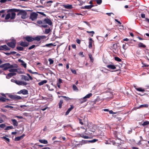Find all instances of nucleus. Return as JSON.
<instances>
[{
    "label": "nucleus",
    "mask_w": 149,
    "mask_h": 149,
    "mask_svg": "<svg viewBox=\"0 0 149 149\" xmlns=\"http://www.w3.org/2000/svg\"><path fill=\"white\" fill-rule=\"evenodd\" d=\"M78 44H80L81 42V40L79 39H77L76 40Z\"/></svg>",
    "instance_id": "62"
},
{
    "label": "nucleus",
    "mask_w": 149,
    "mask_h": 149,
    "mask_svg": "<svg viewBox=\"0 0 149 149\" xmlns=\"http://www.w3.org/2000/svg\"><path fill=\"white\" fill-rule=\"evenodd\" d=\"M11 121L12 122L13 125L14 126H17L18 125V123L15 119H12Z\"/></svg>",
    "instance_id": "20"
},
{
    "label": "nucleus",
    "mask_w": 149,
    "mask_h": 149,
    "mask_svg": "<svg viewBox=\"0 0 149 149\" xmlns=\"http://www.w3.org/2000/svg\"><path fill=\"white\" fill-rule=\"evenodd\" d=\"M17 93L19 94L22 93L24 95H27L28 94V91L27 90L24 89L21 90L20 91L18 92Z\"/></svg>",
    "instance_id": "8"
},
{
    "label": "nucleus",
    "mask_w": 149,
    "mask_h": 149,
    "mask_svg": "<svg viewBox=\"0 0 149 149\" xmlns=\"http://www.w3.org/2000/svg\"><path fill=\"white\" fill-rule=\"evenodd\" d=\"M138 46L139 47H146V46L144 45L143 43L140 42Z\"/></svg>",
    "instance_id": "36"
},
{
    "label": "nucleus",
    "mask_w": 149,
    "mask_h": 149,
    "mask_svg": "<svg viewBox=\"0 0 149 149\" xmlns=\"http://www.w3.org/2000/svg\"><path fill=\"white\" fill-rule=\"evenodd\" d=\"M46 86L47 88H48L49 90L52 91L54 90V89L52 88H51L50 87V86L48 84H46Z\"/></svg>",
    "instance_id": "44"
},
{
    "label": "nucleus",
    "mask_w": 149,
    "mask_h": 149,
    "mask_svg": "<svg viewBox=\"0 0 149 149\" xmlns=\"http://www.w3.org/2000/svg\"><path fill=\"white\" fill-rule=\"evenodd\" d=\"M6 10H2L0 11V16L1 15V14L2 13H3L5 12Z\"/></svg>",
    "instance_id": "61"
},
{
    "label": "nucleus",
    "mask_w": 149,
    "mask_h": 149,
    "mask_svg": "<svg viewBox=\"0 0 149 149\" xmlns=\"http://www.w3.org/2000/svg\"><path fill=\"white\" fill-rule=\"evenodd\" d=\"M16 73L15 72H10L6 76V78L9 79L13 76L15 75Z\"/></svg>",
    "instance_id": "9"
},
{
    "label": "nucleus",
    "mask_w": 149,
    "mask_h": 149,
    "mask_svg": "<svg viewBox=\"0 0 149 149\" xmlns=\"http://www.w3.org/2000/svg\"><path fill=\"white\" fill-rule=\"evenodd\" d=\"M29 84V83H27L25 81L21 80L20 85L21 86H26Z\"/></svg>",
    "instance_id": "23"
},
{
    "label": "nucleus",
    "mask_w": 149,
    "mask_h": 149,
    "mask_svg": "<svg viewBox=\"0 0 149 149\" xmlns=\"http://www.w3.org/2000/svg\"><path fill=\"white\" fill-rule=\"evenodd\" d=\"M1 17L2 18H4L5 17V12H4L3 13H2L1 14Z\"/></svg>",
    "instance_id": "63"
},
{
    "label": "nucleus",
    "mask_w": 149,
    "mask_h": 149,
    "mask_svg": "<svg viewBox=\"0 0 149 149\" xmlns=\"http://www.w3.org/2000/svg\"><path fill=\"white\" fill-rule=\"evenodd\" d=\"M2 138L3 139H4L6 140L8 142H10V139L9 138H7L5 136L3 137H2Z\"/></svg>",
    "instance_id": "54"
},
{
    "label": "nucleus",
    "mask_w": 149,
    "mask_h": 149,
    "mask_svg": "<svg viewBox=\"0 0 149 149\" xmlns=\"http://www.w3.org/2000/svg\"><path fill=\"white\" fill-rule=\"evenodd\" d=\"M134 87L137 91L139 92H144L145 91V90L142 88H137L136 85H134Z\"/></svg>",
    "instance_id": "10"
},
{
    "label": "nucleus",
    "mask_w": 149,
    "mask_h": 149,
    "mask_svg": "<svg viewBox=\"0 0 149 149\" xmlns=\"http://www.w3.org/2000/svg\"><path fill=\"white\" fill-rule=\"evenodd\" d=\"M74 107V106L73 105H70V107L69 108L66 112L65 113V115H68L69 113L73 109Z\"/></svg>",
    "instance_id": "17"
},
{
    "label": "nucleus",
    "mask_w": 149,
    "mask_h": 149,
    "mask_svg": "<svg viewBox=\"0 0 149 149\" xmlns=\"http://www.w3.org/2000/svg\"><path fill=\"white\" fill-rule=\"evenodd\" d=\"M25 39L27 41L29 42H31L34 40L33 38L29 36H26L25 38Z\"/></svg>",
    "instance_id": "15"
},
{
    "label": "nucleus",
    "mask_w": 149,
    "mask_h": 149,
    "mask_svg": "<svg viewBox=\"0 0 149 149\" xmlns=\"http://www.w3.org/2000/svg\"><path fill=\"white\" fill-rule=\"evenodd\" d=\"M16 43V42L15 41H14L8 42L7 43V45L9 47L13 48L15 47Z\"/></svg>",
    "instance_id": "5"
},
{
    "label": "nucleus",
    "mask_w": 149,
    "mask_h": 149,
    "mask_svg": "<svg viewBox=\"0 0 149 149\" xmlns=\"http://www.w3.org/2000/svg\"><path fill=\"white\" fill-rule=\"evenodd\" d=\"M48 61L49 62V64L50 65L54 63L53 60L51 58H49L48 59Z\"/></svg>",
    "instance_id": "47"
},
{
    "label": "nucleus",
    "mask_w": 149,
    "mask_h": 149,
    "mask_svg": "<svg viewBox=\"0 0 149 149\" xmlns=\"http://www.w3.org/2000/svg\"><path fill=\"white\" fill-rule=\"evenodd\" d=\"M94 6L93 5H90L88 6H84V8L86 9H90Z\"/></svg>",
    "instance_id": "30"
},
{
    "label": "nucleus",
    "mask_w": 149,
    "mask_h": 149,
    "mask_svg": "<svg viewBox=\"0 0 149 149\" xmlns=\"http://www.w3.org/2000/svg\"><path fill=\"white\" fill-rule=\"evenodd\" d=\"M1 49L5 50H9L10 48L8 47L6 45H4L1 46Z\"/></svg>",
    "instance_id": "19"
},
{
    "label": "nucleus",
    "mask_w": 149,
    "mask_h": 149,
    "mask_svg": "<svg viewBox=\"0 0 149 149\" xmlns=\"http://www.w3.org/2000/svg\"><path fill=\"white\" fill-rule=\"evenodd\" d=\"M114 59L115 60L117 61L120 62L121 61V59L119 57H115L114 58Z\"/></svg>",
    "instance_id": "40"
},
{
    "label": "nucleus",
    "mask_w": 149,
    "mask_h": 149,
    "mask_svg": "<svg viewBox=\"0 0 149 149\" xmlns=\"http://www.w3.org/2000/svg\"><path fill=\"white\" fill-rule=\"evenodd\" d=\"M18 14L21 15V17L22 19H26L27 17V13L25 10H20Z\"/></svg>",
    "instance_id": "4"
},
{
    "label": "nucleus",
    "mask_w": 149,
    "mask_h": 149,
    "mask_svg": "<svg viewBox=\"0 0 149 149\" xmlns=\"http://www.w3.org/2000/svg\"><path fill=\"white\" fill-rule=\"evenodd\" d=\"M51 31L52 29H50V28L45 29V34H48L49 33V32Z\"/></svg>",
    "instance_id": "28"
},
{
    "label": "nucleus",
    "mask_w": 149,
    "mask_h": 149,
    "mask_svg": "<svg viewBox=\"0 0 149 149\" xmlns=\"http://www.w3.org/2000/svg\"><path fill=\"white\" fill-rule=\"evenodd\" d=\"M47 82V80H44L42 81H41L40 82H39L38 83V85L40 86H41L43 85L44 84L46 83Z\"/></svg>",
    "instance_id": "21"
},
{
    "label": "nucleus",
    "mask_w": 149,
    "mask_h": 149,
    "mask_svg": "<svg viewBox=\"0 0 149 149\" xmlns=\"http://www.w3.org/2000/svg\"><path fill=\"white\" fill-rule=\"evenodd\" d=\"M97 3L100 5L101 4L102 2V0H96Z\"/></svg>",
    "instance_id": "50"
},
{
    "label": "nucleus",
    "mask_w": 149,
    "mask_h": 149,
    "mask_svg": "<svg viewBox=\"0 0 149 149\" xmlns=\"http://www.w3.org/2000/svg\"><path fill=\"white\" fill-rule=\"evenodd\" d=\"M92 96V94L91 93H89L86 95L84 97V98L87 99L90 98Z\"/></svg>",
    "instance_id": "25"
},
{
    "label": "nucleus",
    "mask_w": 149,
    "mask_h": 149,
    "mask_svg": "<svg viewBox=\"0 0 149 149\" xmlns=\"http://www.w3.org/2000/svg\"><path fill=\"white\" fill-rule=\"evenodd\" d=\"M39 141L41 143H43L44 144H47L48 143L47 141L44 139L39 140Z\"/></svg>",
    "instance_id": "24"
},
{
    "label": "nucleus",
    "mask_w": 149,
    "mask_h": 149,
    "mask_svg": "<svg viewBox=\"0 0 149 149\" xmlns=\"http://www.w3.org/2000/svg\"><path fill=\"white\" fill-rule=\"evenodd\" d=\"M79 123L81 125H83L84 124L83 121H82V120L80 119H79Z\"/></svg>",
    "instance_id": "58"
},
{
    "label": "nucleus",
    "mask_w": 149,
    "mask_h": 149,
    "mask_svg": "<svg viewBox=\"0 0 149 149\" xmlns=\"http://www.w3.org/2000/svg\"><path fill=\"white\" fill-rule=\"evenodd\" d=\"M43 22H44L43 21L42 22L41 20H38L37 22V24H39V25H42Z\"/></svg>",
    "instance_id": "42"
},
{
    "label": "nucleus",
    "mask_w": 149,
    "mask_h": 149,
    "mask_svg": "<svg viewBox=\"0 0 149 149\" xmlns=\"http://www.w3.org/2000/svg\"><path fill=\"white\" fill-rule=\"evenodd\" d=\"M83 22L86 23L88 26L90 27V24L87 22L83 21Z\"/></svg>",
    "instance_id": "60"
},
{
    "label": "nucleus",
    "mask_w": 149,
    "mask_h": 149,
    "mask_svg": "<svg viewBox=\"0 0 149 149\" xmlns=\"http://www.w3.org/2000/svg\"><path fill=\"white\" fill-rule=\"evenodd\" d=\"M92 42H89V46L88 47L89 48H91L92 47Z\"/></svg>",
    "instance_id": "55"
},
{
    "label": "nucleus",
    "mask_w": 149,
    "mask_h": 149,
    "mask_svg": "<svg viewBox=\"0 0 149 149\" xmlns=\"http://www.w3.org/2000/svg\"><path fill=\"white\" fill-rule=\"evenodd\" d=\"M98 141V139H94L91 140L89 141V142L90 143H95Z\"/></svg>",
    "instance_id": "45"
},
{
    "label": "nucleus",
    "mask_w": 149,
    "mask_h": 149,
    "mask_svg": "<svg viewBox=\"0 0 149 149\" xmlns=\"http://www.w3.org/2000/svg\"><path fill=\"white\" fill-rule=\"evenodd\" d=\"M63 101L62 100H60L59 103H58L59 108L61 109L62 108V104L63 103Z\"/></svg>",
    "instance_id": "29"
},
{
    "label": "nucleus",
    "mask_w": 149,
    "mask_h": 149,
    "mask_svg": "<svg viewBox=\"0 0 149 149\" xmlns=\"http://www.w3.org/2000/svg\"><path fill=\"white\" fill-rule=\"evenodd\" d=\"M70 70L73 74H77L76 71L75 70H73L70 68Z\"/></svg>",
    "instance_id": "49"
},
{
    "label": "nucleus",
    "mask_w": 149,
    "mask_h": 149,
    "mask_svg": "<svg viewBox=\"0 0 149 149\" xmlns=\"http://www.w3.org/2000/svg\"><path fill=\"white\" fill-rule=\"evenodd\" d=\"M17 49L19 51H23L24 50V48L23 47H17Z\"/></svg>",
    "instance_id": "46"
},
{
    "label": "nucleus",
    "mask_w": 149,
    "mask_h": 149,
    "mask_svg": "<svg viewBox=\"0 0 149 149\" xmlns=\"http://www.w3.org/2000/svg\"><path fill=\"white\" fill-rule=\"evenodd\" d=\"M37 13H39V14H40L41 15H43V16H46L45 14H44L43 12H37Z\"/></svg>",
    "instance_id": "59"
},
{
    "label": "nucleus",
    "mask_w": 149,
    "mask_h": 149,
    "mask_svg": "<svg viewBox=\"0 0 149 149\" xmlns=\"http://www.w3.org/2000/svg\"><path fill=\"white\" fill-rule=\"evenodd\" d=\"M86 32L88 33H92V34L91 35L92 36H93V34L95 33V32L93 31H87Z\"/></svg>",
    "instance_id": "51"
},
{
    "label": "nucleus",
    "mask_w": 149,
    "mask_h": 149,
    "mask_svg": "<svg viewBox=\"0 0 149 149\" xmlns=\"http://www.w3.org/2000/svg\"><path fill=\"white\" fill-rule=\"evenodd\" d=\"M10 97L11 98L14 99L16 100H18L22 99V97H21L17 95H11L10 96Z\"/></svg>",
    "instance_id": "7"
},
{
    "label": "nucleus",
    "mask_w": 149,
    "mask_h": 149,
    "mask_svg": "<svg viewBox=\"0 0 149 149\" xmlns=\"http://www.w3.org/2000/svg\"><path fill=\"white\" fill-rule=\"evenodd\" d=\"M21 80H17L16 84L18 85H20Z\"/></svg>",
    "instance_id": "56"
},
{
    "label": "nucleus",
    "mask_w": 149,
    "mask_h": 149,
    "mask_svg": "<svg viewBox=\"0 0 149 149\" xmlns=\"http://www.w3.org/2000/svg\"><path fill=\"white\" fill-rule=\"evenodd\" d=\"M79 100L80 101L81 103H83L85 102H86L87 100L86 99H85V98H84V97H83L82 98H81V99H80Z\"/></svg>",
    "instance_id": "27"
},
{
    "label": "nucleus",
    "mask_w": 149,
    "mask_h": 149,
    "mask_svg": "<svg viewBox=\"0 0 149 149\" xmlns=\"http://www.w3.org/2000/svg\"><path fill=\"white\" fill-rule=\"evenodd\" d=\"M107 67L110 69L114 70L116 69V68L115 65H108L107 66Z\"/></svg>",
    "instance_id": "16"
},
{
    "label": "nucleus",
    "mask_w": 149,
    "mask_h": 149,
    "mask_svg": "<svg viewBox=\"0 0 149 149\" xmlns=\"http://www.w3.org/2000/svg\"><path fill=\"white\" fill-rule=\"evenodd\" d=\"M17 67V65H10L9 63H6L2 64L0 66V68H2L4 70H6L10 68Z\"/></svg>",
    "instance_id": "1"
},
{
    "label": "nucleus",
    "mask_w": 149,
    "mask_h": 149,
    "mask_svg": "<svg viewBox=\"0 0 149 149\" xmlns=\"http://www.w3.org/2000/svg\"><path fill=\"white\" fill-rule=\"evenodd\" d=\"M88 56L91 61L93 62V58L92 55L91 54H89Z\"/></svg>",
    "instance_id": "39"
},
{
    "label": "nucleus",
    "mask_w": 149,
    "mask_h": 149,
    "mask_svg": "<svg viewBox=\"0 0 149 149\" xmlns=\"http://www.w3.org/2000/svg\"><path fill=\"white\" fill-rule=\"evenodd\" d=\"M60 97H62L64 98L65 100L67 101H69L72 99V98H70L68 97L65 96H61Z\"/></svg>",
    "instance_id": "26"
},
{
    "label": "nucleus",
    "mask_w": 149,
    "mask_h": 149,
    "mask_svg": "<svg viewBox=\"0 0 149 149\" xmlns=\"http://www.w3.org/2000/svg\"><path fill=\"white\" fill-rule=\"evenodd\" d=\"M148 105V104H144L140 105L138 108H139L142 107H147Z\"/></svg>",
    "instance_id": "33"
},
{
    "label": "nucleus",
    "mask_w": 149,
    "mask_h": 149,
    "mask_svg": "<svg viewBox=\"0 0 149 149\" xmlns=\"http://www.w3.org/2000/svg\"><path fill=\"white\" fill-rule=\"evenodd\" d=\"M53 44L52 43H49L46 44L44 47H49L50 46L53 45Z\"/></svg>",
    "instance_id": "48"
},
{
    "label": "nucleus",
    "mask_w": 149,
    "mask_h": 149,
    "mask_svg": "<svg viewBox=\"0 0 149 149\" xmlns=\"http://www.w3.org/2000/svg\"><path fill=\"white\" fill-rule=\"evenodd\" d=\"M9 71L11 72H17L18 70L16 68H10Z\"/></svg>",
    "instance_id": "22"
},
{
    "label": "nucleus",
    "mask_w": 149,
    "mask_h": 149,
    "mask_svg": "<svg viewBox=\"0 0 149 149\" xmlns=\"http://www.w3.org/2000/svg\"><path fill=\"white\" fill-rule=\"evenodd\" d=\"M81 137H83L85 139H88L89 138V137L88 136H84V135L83 134H81Z\"/></svg>",
    "instance_id": "43"
},
{
    "label": "nucleus",
    "mask_w": 149,
    "mask_h": 149,
    "mask_svg": "<svg viewBox=\"0 0 149 149\" xmlns=\"http://www.w3.org/2000/svg\"><path fill=\"white\" fill-rule=\"evenodd\" d=\"M44 23H45L48 24L49 25L51 26L52 24V21L48 18H45L43 20Z\"/></svg>",
    "instance_id": "6"
},
{
    "label": "nucleus",
    "mask_w": 149,
    "mask_h": 149,
    "mask_svg": "<svg viewBox=\"0 0 149 149\" xmlns=\"http://www.w3.org/2000/svg\"><path fill=\"white\" fill-rule=\"evenodd\" d=\"M72 88L74 91H78V89L75 85L74 84L72 85Z\"/></svg>",
    "instance_id": "37"
},
{
    "label": "nucleus",
    "mask_w": 149,
    "mask_h": 149,
    "mask_svg": "<svg viewBox=\"0 0 149 149\" xmlns=\"http://www.w3.org/2000/svg\"><path fill=\"white\" fill-rule=\"evenodd\" d=\"M33 39H34V40H37L38 41H39L40 40V37L39 36H36V37H35V38H33Z\"/></svg>",
    "instance_id": "41"
},
{
    "label": "nucleus",
    "mask_w": 149,
    "mask_h": 149,
    "mask_svg": "<svg viewBox=\"0 0 149 149\" xmlns=\"http://www.w3.org/2000/svg\"><path fill=\"white\" fill-rule=\"evenodd\" d=\"M28 76V77H29V79H30V80H32L33 79V78L31 77L30 75L28 73H27L26 74Z\"/></svg>",
    "instance_id": "64"
},
{
    "label": "nucleus",
    "mask_w": 149,
    "mask_h": 149,
    "mask_svg": "<svg viewBox=\"0 0 149 149\" xmlns=\"http://www.w3.org/2000/svg\"><path fill=\"white\" fill-rule=\"evenodd\" d=\"M22 78L24 79L25 81H29V79L28 78V77H27L25 75H22Z\"/></svg>",
    "instance_id": "31"
},
{
    "label": "nucleus",
    "mask_w": 149,
    "mask_h": 149,
    "mask_svg": "<svg viewBox=\"0 0 149 149\" xmlns=\"http://www.w3.org/2000/svg\"><path fill=\"white\" fill-rule=\"evenodd\" d=\"M8 99H7L4 97H1L0 98V102H4L6 101V100H8Z\"/></svg>",
    "instance_id": "32"
},
{
    "label": "nucleus",
    "mask_w": 149,
    "mask_h": 149,
    "mask_svg": "<svg viewBox=\"0 0 149 149\" xmlns=\"http://www.w3.org/2000/svg\"><path fill=\"white\" fill-rule=\"evenodd\" d=\"M38 16V14L37 13H31L29 16V19L32 21L35 20L37 19Z\"/></svg>",
    "instance_id": "3"
},
{
    "label": "nucleus",
    "mask_w": 149,
    "mask_h": 149,
    "mask_svg": "<svg viewBox=\"0 0 149 149\" xmlns=\"http://www.w3.org/2000/svg\"><path fill=\"white\" fill-rule=\"evenodd\" d=\"M37 26H39L40 27H43V28H47L48 27V25L47 24H43L41 25V26H39L38 24H37L36 23H34Z\"/></svg>",
    "instance_id": "35"
},
{
    "label": "nucleus",
    "mask_w": 149,
    "mask_h": 149,
    "mask_svg": "<svg viewBox=\"0 0 149 149\" xmlns=\"http://www.w3.org/2000/svg\"><path fill=\"white\" fill-rule=\"evenodd\" d=\"M63 6L65 8L68 9H71L72 8V5L67 4L63 5Z\"/></svg>",
    "instance_id": "13"
},
{
    "label": "nucleus",
    "mask_w": 149,
    "mask_h": 149,
    "mask_svg": "<svg viewBox=\"0 0 149 149\" xmlns=\"http://www.w3.org/2000/svg\"><path fill=\"white\" fill-rule=\"evenodd\" d=\"M35 45H33L31 46L29 48V50L35 47Z\"/></svg>",
    "instance_id": "57"
},
{
    "label": "nucleus",
    "mask_w": 149,
    "mask_h": 149,
    "mask_svg": "<svg viewBox=\"0 0 149 149\" xmlns=\"http://www.w3.org/2000/svg\"><path fill=\"white\" fill-rule=\"evenodd\" d=\"M130 43V42H129L127 43L123 44V48L125 50L126 49L128 48V46L131 45Z\"/></svg>",
    "instance_id": "11"
},
{
    "label": "nucleus",
    "mask_w": 149,
    "mask_h": 149,
    "mask_svg": "<svg viewBox=\"0 0 149 149\" xmlns=\"http://www.w3.org/2000/svg\"><path fill=\"white\" fill-rule=\"evenodd\" d=\"M149 124V121H145L142 124V125L143 126H144L146 125H147Z\"/></svg>",
    "instance_id": "38"
},
{
    "label": "nucleus",
    "mask_w": 149,
    "mask_h": 149,
    "mask_svg": "<svg viewBox=\"0 0 149 149\" xmlns=\"http://www.w3.org/2000/svg\"><path fill=\"white\" fill-rule=\"evenodd\" d=\"M19 62L21 63V65H22L25 68L26 67V64L21 59H19L18 60Z\"/></svg>",
    "instance_id": "12"
},
{
    "label": "nucleus",
    "mask_w": 149,
    "mask_h": 149,
    "mask_svg": "<svg viewBox=\"0 0 149 149\" xmlns=\"http://www.w3.org/2000/svg\"><path fill=\"white\" fill-rule=\"evenodd\" d=\"M13 128V127L12 126H7L5 128V130H9L10 129Z\"/></svg>",
    "instance_id": "34"
},
{
    "label": "nucleus",
    "mask_w": 149,
    "mask_h": 149,
    "mask_svg": "<svg viewBox=\"0 0 149 149\" xmlns=\"http://www.w3.org/2000/svg\"><path fill=\"white\" fill-rule=\"evenodd\" d=\"M16 16V14L14 12H12L11 13L7 14L5 16V19H8L10 18L11 19H13L15 18Z\"/></svg>",
    "instance_id": "2"
},
{
    "label": "nucleus",
    "mask_w": 149,
    "mask_h": 149,
    "mask_svg": "<svg viewBox=\"0 0 149 149\" xmlns=\"http://www.w3.org/2000/svg\"><path fill=\"white\" fill-rule=\"evenodd\" d=\"M29 45V43H28L23 41L21 42L20 43L21 46L24 47H27Z\"/></svg>",
    "instance_id": "18"
},
{
    "label": "nucleus",
    "mask_w": 149,
    "mask_h": 149,
    "mask_svg": "<svg viewBox=\"0 0 149 149\" xmlns=\"http://www.w3.org/2000/svg\"><path fill=\"white\" fill-rule=\"evenodd\" d=\"M6 127V125L5 124H2L0 125V127L1 128H3Z\"/></svg>",
    "instance_id": "53"
},
{
    "label": "nucleus",
    "mask_w": 149,
    "mask_h": 149,
    "mask_svg": "<svg viewBox=\"0 0 149 149\" xmlns=\"http://www.w3.org/2000/svg\"><path fill=\"white\" fill-rule=\"evenodd\" d=\"M25 136L24 134H23L22 135L16 137L15 139V141H19L22 139Z\"/></svg>",
    "instance_id": "14"
},
{
    "label": "nucleus",
    "mask_w": 149,
    "mask_h": 149,
    "mask_svg": "<svg viewBox=\"0 0 149 149\" xmlns=\"http://www.w3.org/2000/svg\"><path fill=\"white\" fill-rule=\"evenodd\" d=\"M5 107L6 108H10L11 109L13 108V107L8 105H6L5 106Z\"/></svg>",
    "instance_id": "52"
}]
</instances>
